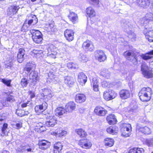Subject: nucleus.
<instances>
[{"label": "nucleus", "mask_w": 153, "mask_h": 153, "mask_svg": "<svg viewBox=\"0 0 153 153\" xmlns=\"http://www.w3.org/2000/svg\"><path fill=\"white\" fill-rule=\"evenodd\" d=\"M136 56H134L129 61L131 62L134 65H136L137 63V60L136 58Z\"/></svg>", "instance_id": "obj_51"}, {"label": "nucleus", "mask_w": 153, "mask_h": 153, "mask_svg": "<svg viewBox=\"0 0 153 153\" xmlns=\"http://www.w3.org/2000/svg\"><path fill=\"white\" fill-rule=\"evenodd\" d=\"M146 37L149 42H153V30H149L145 33Z\"/></svg>", "instance_id": "obj_29"}, {"label": "nucleus", "mask_w": 153, "mask_h": 153, "mask_svg": "<svg viewBox=\"0 0 153 153\" xmlns=\"http://www.w3.org/2000/svg\"><path fill=\"white\" fill-rule=\"evenodd\" d=\"M30 82L34 84H35L38 80V73L34 71H32L29 75Z\"/></svg>", "instance_id": "obj_15"}, {"label": "nucleus", "mask_w": 153, "mask_h": 153, "mask_svg": "<svg viewBox=\"0 0 153 153\" xmlns=\"http://www.w3.org/2000/svg\"><path fill=\"white\" fill-rule=\"evenodd\" d=\"M104 141L105 146L111 147L114 144V140L112 138H107L105 139Z\"/></svg>", "instance_id": "obj_30"}, {"label": "nucleus", "mask_w": 153, "mask_h": 153, "mask_svg": "<svg viewBox=\"0 0 153 153\" xmlns=\"http://www.w3.org/2000/svg\"><path fill=\"white\" fill-rule=\"evenodd\" d=\"M146 143L149 146L153 145V139L147 140H146Z\"/></svg>", "instance_id": "obj_50"}, {"label": "nucleus", "mask_w": 153, "mask_h": 153, "mask_svg": "<svg viewBox=\"0 0 153 153\" xmlns=\"http://www.w3.org/2000/svg\"><path fill=\"white\" fill-rule=\"evenodd\" d=\"M25 54V51L22 48H20L17 54V60L19 62L21 63L24 60V56Z\"/></svg>", "instance_id": "obj_22"}, {"label": "nucleus", "mask_w": 153, "mask_h": 153, "mask_svg": "<svg viewBox=\"0 0 153 153\" xmlns=\"http://www.w3.org/2000/svg\"><path fill=\"white\" fill-rule=\"evenodd\" d=\"M60 46L61 48L58 49L59 53L61 55L65 54L66 52L67 45L65 44L62 43L60 44Z\"/></svg>", "instance_id": "obj_31"}, {"label": "nucleus", "mask_w": 153, "mask_h": 153, "mask_svg": "<svg viewBox=\"0 0 153 153\" xmlns=\"http://www.w3.org/2000/svg\"><path fill=\"white\" fill-rule=\"evenodd\" d=\"M67 134V132L64 130H60L58 131V134L57 135V137H61L65 136Z\"/></svg>", "instance_id": "obj_45"}, {"label": "nucleus", "mask_w": 153, "mask_h": 153, "mask_svg": "<svg viewBox=\"0 0 153 153\" xmlns=\"http://www.w3.org/2000/svg\"><path fill=\"white\" fill-rule=\"evenodd\" d=\"M121 131L122 132V135L123 136L125 137H127L129 136V133L127 132L126 131H122V130H121Z\"/></svg>", "instance_id": "obj_55"}, {"label": "nucleus", "mask_w": 153, "mask_h": 153, "mask_svg": "<svg viewBox=\"0 0 153 153\" xmlns=\"http://www.w3.org/2000/svg\"><path fill=\"white\" fill-rule=\"evenodd\" d=\"M78 81L82 85H84L87 81V77L82 72L79 73L78 75Z\"/></svg>", "instance_id": "obj_14"}, {"label": "nucleus", "mask_w": 153, "mask_h": 153, "mask_svg": "<svg viewBox=\"0 0 153 153\" xmlns=\"http://www.w3.org/2000/svg\"><path fill=\"white\" fill-rule=\"evenodd\" d=\"M42 53V51L39 50H33L30 53L31 55L33 56H38Z\"/></svg>", "instance_id": "obj_40"}, {"label": "nucleus", "mask_w": 153, "mask_h": 153, "mask_svg": "<svg viewBox=\"0 0 153 153\" xmlns=\"http://www.w3.org/2000/svg\"><path fill=\"white\" fill-rule=\"evenodd\" d=\"M124 56L128 60H130L134 56H136V54L131 51H128L124 52Z\"/></svg>", "instance_id": "obj_27"}, {"label": "nucleus", "mask_w": 153, "mask_h": 153, "mask_svg": "<svg viewBox=\"0 0 153 153\" xmlns=\"http://www.w3.org/2000/svg\"><path fill=\"white\" fill-rule=\"evenodd\" d=\"M100 74L106 78H108L110 76V74L108 70H105L101 71L100 73Z\"/></svg>", "instance_id": "obj_41"}, {"label": "nucleus", "mask_w": 153, "mask_h": 153, "mask_svg": "<svg viewBox=\"0 0 153 153\" xmlns=\"http://www.w3.org/2000/svg\"><path fill=\"white\" fill-rule=\"evenodd\" d=\"M36 127H37V129H39L40 130V128H44V126H43V124L41 123H39L36 124Z\"/></svg>", "instance_id": "obj_56"}, {"label": "nucleus", "mask_w": 153, "mask_h": 153, "mask_svg": "<svg viewBox=\"0 0 153 153\" xmlns=\"http://www.w3.org/2000/svg\"><path fill=\"white\" fill-rule=\"evenodd\" d=\"M24 111L21 110H17L16 112V114L18 116L22 117L24 116Z\"/></svg>", "instance_id": "obj_47"}, {"label": "nucleus", "mask_w": 153, "mask_h": 153, "mask_svg": "<svg viewBox=\"0 0 153 153\" xmlns=\"http://www.w3.org/2000/svg\"><path fill=\"white\" fill-rule=\"evenodd\" d=\"M27 147V146H23L21 145L19 146L17 149L16 150L19 152H23L25 150V149Z\"/></svg>", "instance_id": "obj_42"}, {"label": "nucleus", "mask_w": 153, "mask_h": 153, "mask_svg": "<svg viewBox=\"0 0 153 153\" xmlns=\"http://www.w3.org/2000/svg\"><path fill=\"white\" fill-rule=\"evenodd\" d=\"M76 105L75 103L72 101H70L67 103L65 107V109L67 112H71L76 108Z\"/></svg>", "instance_id": "obj_11"}, {"label": "nucleus", "mask_w": 153, "mask_h": 153, "mask_svg": "<svg viewBox=\"0 0 153 153\" xmlns=\"http://www.w3.org/2000/svg\"><path fill=\"white\" fill-rule=\"evenodd\" d=\"M1 81L7 86H10V83L11 82V80H7L5 79H1Z\"/></svg>", "instance_id": "obj_46"}, {"label": "nucleus", "mask_w": 153, "mask_h": 153, "mask_svg": "<svg viewBox=\"0 0 153 153\" xmlns=\"http://www.w3.org/2000/svg\"><path fill=\"white\" fill-rule=\"evenodd\" d=\"M24 69L25 71H26L28 73L30 71L31 72L32 71H33V69L31 68L28 67V66H26V67Z\"/></svg>", "instance_id": "obj_58"}, {"label": "nucleus", "mask_w": 153, "mask_h": 153, "mask_svg": "<svg viewBox=\"0 0 153 153\" xmlns=\"http://www.w3.org/2000/svg\"><path fill=\"white\" fill-rule=\"evenodd\" d=\"M48 118L49 119L45 122V124L48 127H53L57 123V120L54 116H50Z\"/></svg>", "instance_id": "obj_9"}, {"label": "nucleus", "mask_w": 153, "mask_h": 153, "mask_svg": "<svg viewBox=\"0 0 153 153\" xmlns=\"http://www.w3.org/2000/svg\"><path fill=\"white\" fill-rule=\"evenodd\" d=\"M75 131L80 137H85L87 135L86 132L84 130L81 128L76 129Z\"/></svg>", "instance_id": "obj_33"}, {"label": "nucleus", "mask_w": 153, "mask_h": 153, "mask_svg": "<svg viewBox=\"0 0 153 153\" xmlns=\"http://www.w3.org/2000/svg\"><path fill=\"white\" fill-rule=\"evenodd\" d=\"M149 55H153V50L145 54L141 55V56L143 59L147 60L151 59L152 57V56H149Z\"/></svg>", "instance_id": "obj_35"}, {"label": "nucleus", "mask_w": 153, "mask_h": 153, "mask_svg": "<svg viewBox=\"0 0 153 153\" xmlns=\"http://www.w3.org/2000/svg\"><path fill=\"white\" fill-rule=\"evenodd\" d=\"M150 0H137V3L139 6L147 8L150 4Z\"/></svg>", "instance_id": "obj_19"}, {"label": "nucleus", "mask_w": 153, "mask_h": 153, "mask_svg": "<svg viewBox=\"0 0 153 153\" xmlns=\"http://www.w3.org/2000/svg\"><path fill=\"white\" fill-rule=\"evenodd\" d=\"M68 17L70 20L72 22H75L78 19L77 14L73 12H70Z\"/></svg>", "instance_id": "obj_37"}, {"label": "nucleus", "mask_w": 153, "mask_h": 153, "mask_svg": "<svg viewBox=\"0 0 153 153\" xmlns=\"http://www.w3.org/2000/svg\"><path fill=\"white\" fill-rule=\"evenodd\" d=\"M118 130V127L115 126H110L107 129V131L109 134H117Z\"/></svg>", "instance_id": "obj_28"}, {"label": "nucleus", "mask_w": 153, "mask_h": 153, "mask_svg": "<svg viewBox=\"0 0 153 153\" xmlns=\"http://www.w3.org/2000/svg\"><path fill=\"white\" fill-rule=\"evenodd\" d=\"M123 27L126 29V32L127 33L128 36L130 39H134L135 38L136 35L134 32L131 30L129 29V28H131L132 26L131 23L129 22H126L122 25Z\"/></svg>", "instance_id": "obj_3"}, {"label": "nucleus", "mask_w": 153, "mask_h": 153, "mask_svg": "<svg viewBox=\"0 0 153 153\" xmlns=\"http://www.w3.org/2000/svg\"><path fill=\"white\" fill-rule=\"evenodd\" d=\"M65 82L68 85H72L74 83V80L73 78L70 76H67L65 77Z\"/></svg>", "instance_id": "obj_34"}, {"label": "nucleus", "mask_w": 153, "mask_h": 153, "mask_svg": "<svg viewBox=\"0 0 153 153\" xmlns=\"http://www.w3.org/2000/svg\"><path fill=\"white\" fill-rule=\"evenodd\" d=\"M47 107V103L44 102L42 105L36 106L35 107V110L37 114H39L45 110Z\"/></svg>", "instance_id": "obj_8"}, {"label": "nucleus", "mask_w": 153, "mask_h": 153, "mask_svg": "<svg viewBox=\"0 0 153 153\" xmlns=\"http://www.w3.org/2000/svg\"><path fill=\"white\" fill-rule=\"evenodd\" d=\"M131 128L130 124L126 123L123 125V127L122 128L121 130L129 133L130 131L131 130Z\"/></svg>", "instance_id": "obj_36"}, {"label": "nucleus", "mask_w": 153, "mask_h": 153, "mask_svg": "<svg viewBox=\"0 0 153 153\" xmlns=\"http://www.w3.org/2000/svg\"><path fill=\"white\" fill-rule=\"evenodd\" d=\"M120 95L122 99H126L130 97V92L128 90L123 89L120 91Z\"/></svg>", "instance_id": "obj_18"}, {"label": "nucleus", "mask_w": 153, "mask_h": 153, "mask_svg": "<svg viewBox=\"0 0 153 153\" xmlns=\"http://www.w3.org/2000/svg\"><path fill=\"white\" fill-rule=\"evenodd\" d=\"M51 93V90L47 89H45L43 91V94H44L45 96H47L49 94Z\"/></svg>", "instance_id": "obj_54"}, {"label": "nucleus", "mask_w": 153, "mask_h": 153, "mask_svg": "<svg viewBox=\"0 0 153 153\" xmlns=\"http://www.w3.org/2000/svg\"><path fill=\"white\" fill-rule=\"evenodd\" d=\"M139 131L145 134H149L151 133L150 128L146 126L141 127L139 129Z\"/></svg>", "instance_id": "obj_39"}, {"label": "nucleus", "mask_w": 153, "mask_h": 153, "mask_svg": "<svg viewBox=\"0 0 153 153\" xmlns=\"http://www.w3.org/2000/svg\"><path fill=\"white\" fill-rule=\"evenodd\" d=\"M144 149L141 148H135L131 149L128 153H144Z\"/></svg>", "instance_id": "obj_32"}, {"label": "nucleus", "mask_w": 153, "mask_h": 153, "mask_svg": "<svg viewBox=\"0 0 153 153\" xmlns=\"http://www.w3.org/2000/svg\"><path fill=\"white\" fill-rule=\"evenodd\" d=\"M149 68L145 64H143L141 67V71L144 76L146 78H150L153 77L152 72L148 71Z\"/></svg>", "instance_id": "obj_4"}, {"label": "nucleus", "mask_w": 153, "mask_h": 153, "mask_svg": "<svg viewBox=\"0 0 153 153\" xmlns=\"http://www.w3.org/2000/svg\"><path fill=\"white\" fill-rule=\"evenodd\" d=\"M26 66H28L31 68L34 69L35 67V65L34 64V62H29L27 63Z\"/></svg>", "instance_id": "obj_48"}, {"label": "nucleus", "mask_w": 153, "mask_h": 153, "mask_svg": "<svg viewBox=\"0 0 153 153\" xmlns=\"http://www.w3.org/2000/svg\"><path fill=\"white\" fill-rule=\"evenodd\" d=\"M53 148L54 153H59L62 149V148L59 147L55 144H54Z\"/></svg>", "instance_id": "obj_43"}, {"label": "nucleus", "mask_w": 153, "mask_h": 153, "mask_svg": "<svg viewBox=\"0 0 153 153\" xmlns=\"http://www.w3.org/2000/svg\"><path fill=\"white\" fill-rule=\"evenodd\" d=\"M117 95V94L114 91L112 90L105 91L103 94L104 98L107 101L114 98Z\"/></svg>", "instance_id": "obj_6"}, {"label": "nucleus", "mask_w": 153, "mask_h": 153, "mask_svg": "<svg viewBox=\"0 0 153 153\" xmlns=\"http://www.w3.org/2000/svg\"><path fill=\"white\" fill-rule=\"evenodd\" d=\"M95 56L96 59L100 62L105 61L107 58L104 52L102 50H100L95 51Z\"/></svg>", "instance_id": "obj_5"}, {"label": "nucleus", "mask_w": 153, "mask_h": 153, "mask_svg": "<svg viewBox=\"0 0 153 153\" xmlns=\"http://www.w3.org/2000/svg\"><path fill=\"white\" fill-rule=\"evenodd\" d=\"M86 98V96L84 94H78L75 96V100L78 103H81L85 101Z\"/></svg>", "instance_id": "obj_21"}, {"label": "nucleus", "mask_w": 153, "mask_h": 153, "mask_svg": "<svg viewBox=\"0 0 153 153\" xmlns=\"http://www.w3.org/2000/svg\"><path fill=\"white\" fill-rule=\"evenodd\" d=\"M19 9L18 6H10L8 9V13L10 16H13L17 13Z\"/></svg>", "instance_id": "obj_20"}, {"label": "nucleus", "mask_w": 153, "mask_h": 153, "mask_svg": "<svg viewBox=\"0 0 153 153\" xmlns=\"http://www.w3.org/2000/svg\"><path fill=\"white\" fill-rule=\"evenodd\" d=\"M84 49L89 51H92L94 49V47L92 43L89 41L84 42L82 44Z\"/></svg>", "instance_id": "obj_16"}, {"label": "nucleus", "mask_w": 153, "mask_h": 153, "mask_svg": "<svg viewBox=\"0 0 153 153\" xmlns=\"http://www.w3.org/2000/svg\"><path fill=\"white\" fill-rule=\"evenodd\" d=\"M86 14L90 17L94 16L96 15V12L94 9L91 7H87L85 10Z\"/></svg>", "instance_id": "obj_25"}, {"label": "nucleus", "mask_w": 153, "mask_h": 153, "mask_svg": "<svg viewBox=\"0 0 153 153\" xmlns=\"http://www.w3.org/2000/svg\"><path fill=\"white\" fill-rule=\"evenodd\" d=\"M54 144L55 145L59 147L62 148L63 147V145H62V144L60 142H57L55 143Z\"/></svg>", "instance_id": "obj_61"}, {"label": "nucleus", "mask_w": 153, "mask_h": 153, "mask_svg": "<svg viewBox=\"0 0 153 153\" xmlns=\"http://www.w3.org/2000/svg\"><path fill=\"white\" fill-rule=\"evenodd\" d=\"M79 145L82 147L85 148H89L92 146L90 140L87 139H83L79 141Z\"/></svg>", "instance_id": "obj_7"}, {"label": "nucleus", "mask_w": 153, "mask_h": 153, "mask_svg": "<svg viewBox=\"0 0 153 153\" xmlns=\"http://www.w3.org/2000/svg\"><path fill=\"white\" fill-rule=\"evenodd\" d=\"M57 53L53 52V53H52L51 54H50V56L51 57L55 59L56 58V54Z\"/></svg>", "instance_id": "obj_62"}, {"label": "nucleus", "mask_w": 153, "mask_h": 153, "mask_svg": "<svg viewBox=\"0 0 153 153\" xmlns=\"http://www.w3.org/2000/svg\"><path fill=\"white\" fill-rule=\"evenodd\" d=\"M6 118V115L4 114H2L0 117V118H1L2 121L5 120Z\"/></svg>", "instance_id": "obj_60"}, {"label": "nucleus", "mask_w": 153, "mask_h": 153, "mask_svg": "<svg viewBox=\"0 0 153 153\" xmlns=\"http://www.w3.org/2000/svg\"><path fill=\"white\" fill-rule=\"evenodd\" d=\"M20 83L22 86L26 87L28 84L27 80L25 78H23L22 79Z\"/></svg>", "instance_id": "obj_44"}, {"label": "nucleus", "mask_w": 153, "mask_h": 153, "mask_svg": "<svg viewBox=\"0 0 153 153\" xmlns=\"http://www.w3.org/2000/svg\"><path fill=\"white\" fill-rule=\"evenodd\" d=\"M39 148L42 150H45L49 148L50 143L45 140H40L38 143Z\"/></svg>", "instance_id": "obj_13"}, {"label": "nucleus", "mask_w": 153, "mask_h": 153, "mask_svg": "<svg viewBox=\"0 0 153 153\" xmlns=\"http://www.w3.org/2000/svg\"><path fill=\"white\" fill-rule=\"evenodd\" d=\"M94 112L96 114L100 116H104L107 113V111L101 106L96 107L94 109Z\"/></svg>", "instance_id": "obj_12"}, {"label": "nucleus", "mask_w": 153, "mask_h": 153, "mask_svg": "<svg viewBox=\"0 0 153 153\" xmlns=\"http://www.w3.org/2000/svg\"><path fill=\"white\" fill-rule=\"evenodd\" d=\"M106 119L108 123L110 125L114 124L116 123V118L115 116L113 114H110L108 115L107 116Z\"/></svg>", "instance_id": "obj_24"}, {"label": "nucleus", "mask_w": 153, "mask_h": 153, "mask_svg": "<svg viewBox=\"0 0 153 153\" xmlns=\"http://www.w3.org/2000/svg\"><path fill=\"white\" fill-rule=\"evenodd\" d=\"M143 20L146 24L150 22L153 23V13H149L146 14Z\"/></svg>", "instance_id": "obj_26"}, {"label": "nucleus", "mask_w": 153, "mask_h": 153, "mask_svg": "<svg viewBox=\"0 0 153 153\" xmlns=\"http://www.w3.org/2000/svg\"><path fill=\"white\" fill-rule=\"evenodd\" d=\"M8 126L7 124L4 123V124L3 127L1 129L2 133L3 134H5V131L6 129L7 128Z\"/></svg>", "instance_id": "obj_53"}, {"label": "nucleus", "mask_w": 153, "mask_h": 153, "mask_svg": "<svg viewBox=\"0 0 153 153\" xmlns=\"http://www.w3.org/2000/svg\"><path fill=\"white\" fill-rule=\"evenodd\" d=\"M74 32L70 29H67L64 32L65 36L66 39L68 41H72L74 38Z\"/></svg>", "instance_id": "obj_10"}, {"label": "nucleus", "mask_w": 153, "mask_h": 153, "mask_svg": "<svg viewBox=\"0 0 153 153\" xmlns=\"http://www.w3.org/2000/svg\"><path fill=\"white\" fill-rule=\"evenodd\" d=\"M67 67L71 69H76L78 68V65L76 63L69 62L67 64Z\"/></svg>", "instance_id": "obj_38"}, {"label": "nucleus", "mask_w": 153, "mask_h": 153, "mask_svg": "<svg viewBox=\"0 0 153 153\" xmlns=\"http://www.w3.org/2000/svg\"><path fill=\"white\" fill-rule=\"evenodd\" d=\"M152 91L149 87L143 88L138 93L140 100L142 101H148L151 98Z\"/></svg>", "instance_id": "obj_1"}, {"label": "nucleus", "mask_w": 153, "mask_h": 153, "mask_svg": "<svg viewBox=\"0 0 153 153\" xmlns=\"http://www.w3.org/2000/svg\"><path fill=\"white\" fill-rule=\"evenodd\" d=\"M15 101L14 97L13 96L9 94L8 95L5 99V100L3 103V105L4 106H8L10 104Z\"/></svg>", "instance_id": "obj_17"}, {"label": "nucleus", "mask_w": 153, "mask_h": 153, "mask_svg": "<svg viewBox=\"0 0 153 153\" xmlns=\"http://www.w3.org/2000/svg\"><path fill=\"white\" fill-rule=\"evenodd\" d=\"M13 65V63L11 62L10 64H7L6 65L7 68H10Z\"/></svg>", "instance_id": "obj_63"}, {"label": "nucleus", "mask_w": 153, "mask_h": 153, "mask_svg": "<svg viewBox=\"0 0 153 153\" xmlns=\"http://www.w3.org/2000/svg\"><path fill=\"white\" fill-rule=\"evenodd\" d=\"M56 77L53 74H51L48 76V80L50 82H53V80L55 79Z\"/></svg>", "instance_id": "obj_49"}, {"label": "nucleus", "mask_w": 153, "mask_h": 153, "mask_svg": "<svg viewBox=\"0 0 153 153\" xmlns=\"http://www.w3.org/2000/svg\"><path fill=\"white\" fill-rule=\"evenodd\" d=\"M67 112L65 108L62 107H58L55 110V114L58 116H62Z\"/></svg>", "instance_id": "obj_23"}, {"label": "nucleus", "mask_w": 153, "mask_h": 153, "mask_svg": "<svg viewBox=\"0 0 153 153\" xmlns=\"http://www.w3.org/2000/svg\"><path fill=\"white\" fill-rule=\"evenodd\" d=\"M90 80L92 82L93 84H98V81L96 77H90Z\"/></svg>", "instance_id": "obj_52"}, {"label": "nucleus", "mask_w": 153, "mask_h": 153, "mask_svg": "<svg viewBox=\"0 0 153 153\" xmlns=\"http://www.w3.org/2000/svg\"><path fill=\"white\" fill-rule=\"evenodd\" d=\"M108 84L105 81H103L102 82V85L103 87H107Z\"/></svg>", "instance_id": "obj_64"}, {"label": "nucleus", "mask_w": 153, "mask_h": 153, "mask_svg": "<svg viewBox=\"0 0 153 153\" xmlns=\"http://www.w3.org/2000/svg\"><path fill=\"white\" fill-rule=\"evenodd\" d=\"M30 32L32 34V38L33 41L36 43H40L43 39L41 32L38 30H30Z\"/></svg>", "instance_id": "obj_2"}, {"label": "nucleus", "mask_w": 153, "mask_h": 153, "mask_svg": "<svg viewBox=\"0 0 153 153\" xmlns=\"http://www.w3.org/2000/svg\"><path fill=\"white\" fill-rule=\"evenodd\" d=\"M79 59L81 61L85 62H86L87 60L86 57L85 55H81V57Z\"/></svg>", "instance_id": "obj_57"}, {"label": "nucleus", "mask_w": 153, "mask_h": 153, "mask_svg": "<svg viewBox=\"0 0 153 153\" xmlns=\"http://www.w3.org/2000/svg\"><path fill=\"white\" fill-rule=\"evenodd\" d=\"M98 84H93V90L95 91H98Z\"/></svg>", "instance_id": "obj_59"}]
</instances>
